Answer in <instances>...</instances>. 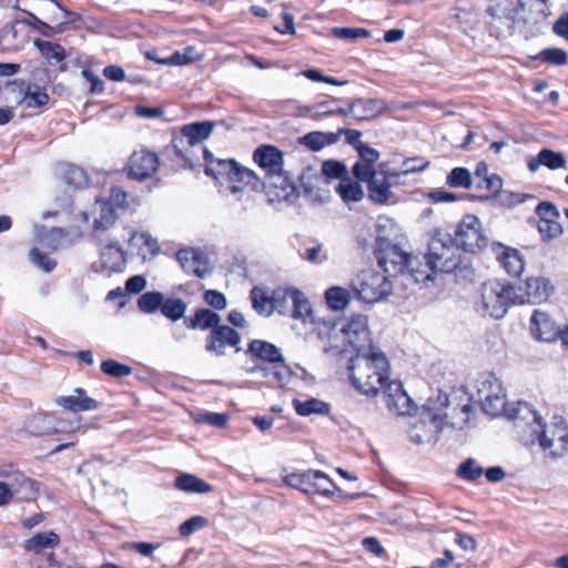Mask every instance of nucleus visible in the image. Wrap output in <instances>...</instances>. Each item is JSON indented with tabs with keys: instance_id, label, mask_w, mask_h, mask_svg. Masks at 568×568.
Wrapping results in <instances>:
<instances>
[{
	"instance_id": "1",
	"label": "nucleus",
	"mask_w": 568,
	"mask_h": 568,
	"mask_svg": "<svg viewBox=\"0 0 568 568\" xmlns=\"http://www.w3.org/2000/svg\"><path fill=\"white\" fill-rule=\"evenodd\" d=\"M478 396L483 410L491 416L505 413L508 419L514 422L520 443L531 446L536 443L542 449L552 447V439L548 438L541 417L534 407L526 402H517L509 406L505 400L504 389L499 381L491 374L485 376L478 388Z\"/></svg>"
},
{
	"instance_id": "2",
	"label": "nucleus",
	"mask_w": 568,
	"mask_h": 568,
	"mask_svg": "<svg viewBox=\"0 0 568 568\" xmlns=\"http://www.w3.org/2000/svg\"><path fill=\"white\" fill-rule=\"evenodd\" d=\"M341 332L347 344L356 352V355L351 358L347 367L352 385L366 393L373 392L375 384L369 381L373 375L366 376L363 369L374 367V374L377 375L375 376L376 382H379L385 376L387 357L373 345L371 332L367 326V317L364 315L352 317L342 326Z\"/></svg>"
},
{
	"instance_id": "3",
	"label": "nucleus",
	"mask_w": 568,
	"mask_h": 568,
	"mask_svg": "<svg viewBox=\"0 0 568 568\" xmlns=\"http://www.w3.org/2000/svg\"><path fill=\"white\" fill-rule=\"evenodd\" d=\"M203 155L205 160L204 173L212 176L223 187L220 192H230L237 195L242 192V186L236 183L256 189L261 182L254 171L241 166L234 160L215 159L207 149H204Z\"/></svg>"
},
{
	"instance_id": "4",
	"label": "nucleus",
	"mask_w": 568,
	"mask_h": 568,
	"mask_svg": "<svg viewBox=\"0 0 568 568\" xmlns=\"http://www.w3.org/2000/svg\"><path fill=\"white\" fill-rule=\"evenodd\" d=\"M518 291L521 288H516L513 284L498 280L483 283L480 287L483 311L495 320L503 318L513 304H524L523 298H519Z\"/></svg>"
},
{
	"instance_id": "5",
	"label": "nucleus",
	"mask_w": 568,
	"mask_h": 568,
	"mask_svg": "<svg viewBox=\"0 0 568 568\" xmlns=\"http://www.w3.org/2000/svg\"><path fill=\"white\" fill-rule=\"evenodd\" d=\"M446 234L449 244L467 253L480 252L488 244L487 237L483 234L479 219L471 214L465 215L462 219L456 225L453 235Z\"/></svg>"
},
{
	"instance_id": "6",
	"label": "nucleus",
	"mask_w": 568,
	"mask_h": 568,
	"mask_svg": "<svg viewBox=\"0 0 568 568\" xmlns=\"http://www.w3.org/2000/svg\"><path fill=\"white\" fill-rule=\"evenodd\" d=\"M353 294L365 303H375L387 297L393 284L386 275L373 271H364L351 283Z\"/></svg>"
},
{
	"instance_id": "7",
	"label": "nucleus",
	"mask_w": 568,
	"mask_h": 568,
	"mask_svg": "<svg viewBox=\"0 0 568 568\" xmlns=\"http://www.w3.org/2000/svg\"><path fill=\"white\" fill-rule=\"evenodd\" d=\"M375 256L387 277L402 276L414 262L413 255L381 236L376 239Z\"/></svg>"
},
{
	"instance_id": "8",
	"label": "nucleus",
	"mask_w": 568,
	"mask_h": 568,
	"mask_svg": "<svg viewBox=\"0 0 568 568\" xmlns=\"http://www.w3.org/2000/svg\"><path fill=\"white\" fill-rule=\"evenodd\" d=\"M447 234L436 232L428 245L426 254V266L433 272L452 273L460 264V257L453 250V245H448Z\"/></svg>"
},
{
	"instance_id": "9",
	"label": "nucleus",
	"mask_w": 568,
	"mask_h": 568,
	"mask_svg": "<svg viewBox=\"0 0 568 568\" xmlns=\"http://www.w3.org/2000/svg\"><path fill=\"white\" fill-rule=\"evenodd\" d=\"M126 203V193L120 189H113L106 201H97L92 211L93 236L99 237L103 232L112 227L118 219V210Z\"/></svg>"
},
{
	"instance_id": "10",
	"label": "nucleus",
	"mask_w": 568,
	"mask_h": 568,
	"mask_svg": "<svg viewBox=\"0 0 568 568\" xmlns=\"http://www.w3.org/2000/svg\"><path fill=\"white\" fill-rule=\"evenodd\" d=\"M60 545V537L54 531H42L33 535L24 541V549L33 557L30 562L33 568L53 566L54 549Z\"/></svg>"
},
{
	"instance_id": "11",
	"label": "nucleus",
	"mask_w": 568,
	"mask_h": 568,
	"mask_svg": "<svg viewBox=\"0 0 568 568\" xmlns=\"http://www.w3.org/2000/svg\"><path fill=\"white\" fill-rule=\"evenodd\" d=\"M444 428V417L435 408L424 405L410 423L409 437L415 444L432 442Z\"/></svg>"
},
{
	"instance_id": "12",
	"label": "nucleus",
	"mask_w": 568,
	"mask_h": 568,
	"mask_svg": "<svg viewBox=\"0 0 568 568\" xmlns=\"http://www.w3.org/2000/svg\"><path fill=\"white\" fill-rule=\"evenodd\" d=\"M187 304L180 297H164V294L158 291L144 292V313L153 314L158 311L172 321L178 322L186 318L185 313Z\"/></svg>"
},
{
	"instance_id": "13",
	"label": "nucleus",
	"mask_w": 568,
	"mask_h": 568,
	"mask_svg": "<svg viewBox=\"0 0 568 568\" xmlns=\"http://www.w3.org/2000/svg\"><path fill=\"white\" fill-rule=\"evenodd\" d=\"M0 478L6 481L14 501H30L36 499L39 494L37 481L18 469L3 468L0 470Z\"/></svg>"
},
{
	"instance_id": "14",
	"label": "nucleus",
	"mask_w": 568,
	"mask_h": 568,
	"mask_svg": "<svg viewBox=\"0 0 568 568\" xmlns=\"http://www.w3.org/2000/svg\"><path fill=\"white\" fill-rule=\"evenodd\" d=\"M240 343L241 335L237 331L219 323L205 337V351L216 356H224L226 346L236 347V352H240Z\"/></svg>"
},
{
	"instance_id": "15",
	"label": "nucleus",
	"mask_w": 568,
	"mask_h": 568,
	"mask_svg": "<svg viewBox=\"0 0 568 568\" xmlns=\"http://www.w3.org/2000/svg\"><path fill=\"white\" fill-rule=\"evenodd\" d=\"M382 390L384 404L389 412L398 415H412L416 408L412 398L403 389L400 382H388Z\"/></svg>"
},
{
	"instance_id": "16",
	"label": "nucleus",
	"mask_w": 568,
	"mask_h": 568,
	"mask_svg": "<svg viewBox=\"0 0 568 568\" xmlns=\"http://www.w3.org/2000/svg\"><path fill=\"white\" fill-rule=\"evenodd\" d=\"M385 164H381L376 176L367 182L368 197L374 203L385 204L392 197L393 179H397V171H387Z\"/></svg>"
},
{
	"instance_id": "17",
	"label": "nucleus",
	"mask_w": 568,
	"mask_h": 568,
	"mask_svg": "<svg viewBox=\"0 0 568 568\" xmlns=\"http://www.w3.org/2000/svg\"><path fill=\"white\" fill-rule=\"evenodd\" d=\"M262 184L278 201L293 203L297 197L294 182L283 170L264 175Z\"/></svg>"
},
{
	"instance_id": "18",
	"label": "nucleus",
	"mask_w": 568,
	"mask_h": 568,
	"mask_svg": "<svg viewBox=\"0 0 568 568\" xmlns=\"http://www.w3.org/2000/svg\"><path fill=\"white\" fill-rule=\"evenodd\" d=\"M530 333L540 342H555L560 334V328L552 317L540 310H535L530 317Z\"/></svg>"
},
{
	"instance_id": "19",
	"label": "nucleus",
	"mask_w": 568,
	"mask_h": 568,
	"mask_svg": "<svg viewBox=\"0 0 568 568\" xmlns=\"http://www.w3.org/2000/svg\"><path fill=\"white\" fill-rule=\"evenodd\" d=\"M490 250L507 274L518 277L524 272L525 263L518 250L499 242H493Z\"/></svg>"
},
{
	"instance_id": "20",
	"label": "nucleus",
	"mask_w": 568,
	"mask_h": 568,
	"mask_svg": "<svg viewBox=\"0 0 568 568\" xmlns=\"http://www.w3.org/2000/svg\"><path fill=\"white\" fill-rule=\"evenodd\" d=\"M525 11L526 10L519 8L518 3L514 7L510 2H507L489 6L486 13L491 18L490 23L499 22L510 29L517 20H523L524 22L537 20V18H534L530 14H523L518 17L520 13H525Z\"/></svg>"
},
{
	"instance_id": "21",
	"label": "nucleus",
	"mask_w": 568,
	"mask_h": 568,
	"mask_svg": "<svg viewBox=\"0 0 568 568\" xmlns=\"http://www.w3.org/2000/svg\"><path fill=\"white\" fill-rule=\"evenodd\" d=\"M176 260L185 273L203 278L209 272L205 254L195 248H182L176 252Z\"/></svg>"
},
{
	"instance_id": "22",
	"label": "nucleus",
	"mask_w": 568,
	"mask_h": 568,
	"mask_svg": "<svg viewBox=\"0 0 568 568\" xmlns=\"http://www.w3.org/2000/svg\"><path fill=\"white\" fill-rule=\"evenodd\" d=\"M55 404L73 413L90 412L99 408V403L90 397L83 388H75L70 395L57 397Z\"/></svg>"
},
{
	"instance_id": "23",
	"label": "nucleus",
	"mask_w": 568,
	"mask_h": 568,
	"mask_svg": "<svg viewBox=\"0 0 568 568\" xmlns=\"http://www.w3.org/2000/svg\"><path fill=\"white\" fill-rule=\"evenodd\" d=\"M253 160L264 171V175L280 172L283 168V153L273 145L258 146L253 153Z\"/></svg>"
},
{
	"instance_id": "24",
	"label": "nucleus",
	"mask_w": 568,
	"mask_h": 568,
	"mask_svg": "<svg viewBox=\"0 0 568 568\" xmlns=\"http://www.w3.org/2000/svg\"><path fill=\"white\" fill-rule=\"evenodd\" d=\"M554 287L545 277H529L525 282V295L519 294L524 303L539 304L549 298Z\"/></svg>"
},
{
	"instance_id": "25",
	"label": "nucleus",
	"mask_w": 568,
	"mask_h": 568,
	"mask_svg": "<svg viewBox=\"0 0 568 568\" xmlns=\"http://www.w3.org/2000/svg\"><path fill=\"white\" fill-rule=\"evenodd\" d=\"M246 354L263 363L277 364L284 362L281 349L276 345L263 339H252L247 345Z\"/></svg>"
},
{
	"instance_id": "26",
	"label": "nucleus",
	"mask_w": 568,
	"mask_h": 568,
	"mask_svg": "<svg viewBox=\"0 0 568 568\" xmlns=\"http://www.w3.org/2000/svg\"><path fill=\"white\" fill-rule=\"evenodd\" d=\"M301 185L304 191V195L310 200L324 203L328 199L326 191L318 187L320 183H324V179L317 173L312 166H307L303 170L300 175Z\"/></svg>"
},
{
	"instance_id": "27",
	"label": "nucleus",
	"mask_w": 568,
	"mask_h": 568,
	"mask_svg": "<svg viewBox=\"0 0 568 568\" xmlns=\"http://www.w3.org/2000/svg\"><path fill=\"white\" fill-rule=\"evenodd\" d=\"M549 170H558L567 166V161L561 152L551 149H541L536 156L527 160V168L530 172H536L540 166Z\"/></svg>"
},
{
	"instance_id": "28",
	"label": "nucleus",
	"mask_w": 568,
	"mask_h": 568,
	"mask_svg": "<svg viewBox=\"0 0 568 568\" xmlns=\"http://www.w3.org/2000/svg\"><path fill=\"white\" fill-rule=\"evenodd\" d=\"M352 103L354 119L359 121L375 119L386 110V103L382 99L357 98L352 100Z\"/></svg>"
},
{
	"instance_id": "29",
	"label": "nucleus",
	"mask_w": 568,
	"mask_h": 568,
	"mask_svg": "<svg viewBox=\"0 0 568 568\" xmlns=\"http://www.w3.org/2000/svg\"><path fill=\"white\" fill-rule=\"evenodd\" d=\"M221 317L209 308H197L192 317L184 318V326L189 329H210L216 327Z\"/></svg>"
},
{
	"instance_id": "30",
	"label": "nucleus",
	"mask_w": 568,
	"mask_h": 568,
	"mask_svg": "<svg viewBox=\"0 0 568 568\" xmlns=\"http://www.w3.org/2000/svg\"><path fill=\"white\" fill-rule=\"evenodd\" d=\"M174 487L178 490L187 494H207L212 491V486L195 475L181 473L174 480Z\"/></svg>"
},
{
	"instance_id": "31",
	"label": "nucleus",
	"mask_w": 568,
	"mask_h": 568,
	"mask_svg": "<svg viewBox=\"0 0 568 568\" xmlns=\"http://www.w3.org/2000/svg\"><path fill=\"white\" fill-rule=\"evenodd\" d=\"M214 129V122H193L182 126L181 132L187 136V145L194 146L210 138Z\"/></svg>"
},
{
	"instance_id": "32",
	"label": "nucleus",
	"mask_w": 568,
	"mask_h": 568,
	"mask_svg": "<svg viewBox=\"0 0 568 568\" xmlns=\"http://www.w3.org/2000/svg\"><path fill=\"white\" fill-rule=\"evenodd\" d=\"M338 138L339 133L313 131L300 138V143L311 151L317 152L325 146L336 143Z\"/></svg>"
},
{
	"instance_id": "33",
	"label": "nucleus",
	"mask_w": 568,
	"mask_h": 568,
	"mask_svg": "<svg viewBox=\"0 0 568 568\" xmlns=\"http://www.w3.org/2000/svg\"><path fill=\"white\" fill-rule=\"evenodd\" d=\"M413 264L406 268L405 274H402L405 284H419L423 283L427 285V282H433L434 277L430 268L426 266V263L423 264L418 257L413 256Z\"/></svg>"
},
{
	"instance_id": "34",
	"label": "nucleus",
	"mask_w": 568,
	"mask_h": 568,
	"mask_svg": "<svg viewBox=\"0 0 568 568\" xmlns=\"http://www.w3.org/2000/svg\"><path fill=\"white\" fill-rule=\"evenodd\" d=\"M125 263L123 251L114 244L106 245L101 251V266L110 272L122 271Z\"/></svg>"
},
{
	"instance_id": "35",
	"label": "nucleus",
	"mask_w": 568,
	"mask_h": 568,
	"mask_svg": "<svg viewBox=\"0 0 568 568\" xmlns=\"http://www.w3.org/2000/svg\"><path fill=\"white\" fill-rule=\"evenodd\" d=\"M336 192L346 204L351 202H359L364 197V191L359 181L353 180L349 176L343 178L339 181Z\"/></svg>"
},
{
	"instance_id": "36",
	"label": "nucleus",
	"mask_w": 568,
	"mask_h": 568,
	"mask_svg": "<svg viewBox=\"0 0 568 568\" xmlns=\"http://www.w3.org/2000/svg\"><path fill=\"white\" fill-rule=\"evenodd\" d=\"M292 404L300 416H310L312 414L328 415L329 413V405L317 398L306 400L293 399Z\"/></svg>"
},
{
	"instance_id": "37",
	"label": "nucleus",
	"mask_w": 568,
	"mask_h": 568,
	"mask_svg": "<svg viewBox=\"0 0 568 568\" xmlns=\"http://www.w3.org/2000/svg\"><path fill=\"white\" fill-rule=\"evenodd\" d=\"M34 236L38 244L51 251L59 248L61 241L63 239V231L61 229H50L45 227H36Z\"/></svg>"
},
{
	"instance_id": "38",
	"label": "nucleus",
	"mask_w": 568,
	"mask_h": 568,
	"mask_svg": "<svg viewBox=\"0 0 568 568\" xmlns=\"http://www.w3.org/2000/svg\"><path fill=\"white\" fill-rule=\"evenodd\" d=\"M292 317L295 320H301L304 323L312 322L313 311L311 303L304 293L296 288L294 292H292Z\"/></svg>"
},
{
	"instance_id": "39",
	"label": "nucleus",
	"mask_w": 568,
	"mask_h": 568,
	"mask_svg": "<svg viewBox=\"0 0 568 568\" xmlns=\"http://www.w3.org/2000/svg\"><path fill=\"white\" fill-rule=\"evenodd\" d=\"M313 469H308L303 473H292L284 477V483L295 489H298L305 494H312V481L314 478Z\"/></svg>"
},
{
	"instance_id": "40",
	"label": "nucleus",
	"mask_w": 568,
	"mask_h": 568,
	"mask_svg": "<svg viewBox=\"0 0 568 568\" xmlns=\"http://www.w3.org/2000/svg\"><path fill=\"white\" fill-rule=\"evenodd\" d=\"M325 298L329 308L342 311L348 305L351 294L346 288L333 286L325 292Z\"/></svg>"
},
{
	"instance_id": "41",
	"label": "nucleus",
	"mask_w": 568,
	"mask_h": 568,
	"mask_svg": "<svg viewBox=\"0 0 568 568\" xmlns=\"http://www.w3.org/2000/svg\"><path fill=\"white\" fill-rule=\"evenodd\" d=\"M160 165L158 155L153 152L144 151V190L151 192L160 184V179H152L151 174L154 173Z\"/></svg>"
},
{
	"instance_id": "42",
	"label": "nucleus",
	"mask_w": 568,
	"mask_h": 568,
	"mask_svg": "<svg viewBox=\"0 0 568 568\" xmlns=\"http://www.w3.org/2000/svg\"><path fill=\"white\" fill-rule=\"evenodd\" d=\"M314 478L312 481V494H321L325 496H329L334 494L335 491L339 493L338 487L333 483V480L323 471L321 470H314L313 471Z\"/></svg>"
},
{
	"instance_id": "43",
	"label": "nucleus",
	"mask_w": 568,
	"mask_h": 568,
	"mask_svg": "<svg viewBox=\"0 0 568 568\" xmlns=\"http://www.w3.org/2000/svg\"><path fill=\"white\" fill-rule=\"evenodd\" d=\"M446 184L456 189H469L473 184L471 174L466 168H454L446 176Z\"/></svg>"
},
{
	"instance_id": "44",
	"label": "nucleus",
	"mask_w": 568,
	"mask_h": 568,
	"mask_svg": "<svg viewBox=\"0 0 568 568\" xmlns=\"http://www.w3.org/2000/svg\"><path fill=\"white\" fill-rule=\"evenodd\" d=\"M253 308L258 314L271 315L272 314V301L271 295L264 293L258 287H253L250 293Z\"/></svg>"
},
{
	"instance_id": "45",
	"label": "nucleus",
	"mask_w": 568,
	"mask_h": 568,
	"mask_svg": "<svg viewBox=\"0 0 568 568\" xmlns=\"http://www.w3.org/2000/svg\"><path fill=\"white\" fill-rule=\"evenodd\" d=\"M295 288L292 287H277L271 294L272 301V313L277 311L278 313H284V311L288 306V302H292L293 294Z\"/></svg>"
},
{
	"instance_id": "46",
	"label": "nucleus",
	"mask_w": 568,
	"mask_h": 568,
	"mask_svg": "<svg viewBox=\"0 0 568 568\" xmlns=\"http://www.w3.org/2000/svg\"><path fill=\"white\" fill-rule=\"evenodd\" d=\"M320 175L323 176L324 183H326L327 179H339L347 176V169L343 162L336 160H326L322 164V170Z\"/></svg>"
},
{
	"instance_id": "47",
	"label": "nucleus",
	"mask_w": 568,
	"mask_h": 568,
	"mask_svg": "<svg viewBox=\"0 0 568 568\" xmlns=\"http://www.w3.org/2000/svg\"><path fill=\"white\" fill-rule=\"evenodd\" d=\"M535 59L552 65H565L568 62V53L559 48L541 50Z\"/></svg>"
},
{
	"instance_id": "48",
	"label": "nucleus",
	"mask_w": 568,
	"mask_h": 568,
	"mask_svg": "<svg viewBox=\"0 0 568 568\" xmlns=\"http://www.w3.org/2000/svg\"><path fill=\"white\" fill-rule=\"evenodd\" d=\"M34 44L37 45L41 54L49 60H55L57 62H61L65 57L63 48L58 43L38 39L34 41Z\"/></svg>"
},
{
	"instance_id": "49",
	"label": "nucleus",
	"mask_w": 568,
	"mask_h": 568,
	"mask_svg": "<svg viewBox=\"0 0 568 568\" xmlns=\"http://www.w3.org/2000/svg\"><path fill=\"white\" fill-rule=\"evenodd\" d=\"M484 469L473 458H467L457 469V475L468 481H475L481 477Z\"/></svg>"
},
{
	"instance_id": "50",
	"label": "nucleus",
	"mask_w": 568,
	"mask_h": 568,
	"mask_svg": "<svg viewBox=\"0 0 568 568\" xmlns=\"http://www.w3.org/2000/svg\"><path fill=\"white\" fill-rule=\"evenodd\" d=\"M209 525V519L203 516H193L183 521L179 527V532L182 537H189L193 532L203 529Z\"/></svg>"
},
{
	"instance_id": "51",
	"label": "nucleus",
	"mask_w": 568,
	"mask_h": 568,
	"mask_svg": "<svg viewBox=\"0 0 568 568\" xmlns=\"http://www.w3.org/2000/svg\"><path fill=\"white\" fill-rule=\"evenodd\" d=\"M101 371L111 377H122L132 373V368L130 366L121 364L114 359H106L102 362Z\"/></svg>"
},
{
	"instance_id": "52",
	"label": "nucleus",
	"mask_w": 568,
	"mask_h": 568,
	"mask_svg": "<svg viewBox=\"0 0 568 568\" xmlns=\"http://www.w3.org/2000/svg\"><path fill=\"white\" fill-rule=\"evenodd\" d=\"M332 32L336 38L347 41H354L358 38H367L369 36V31L363 28L335 27Z\"/></svg>"
},
{
	"instance_id": "53",
	"label": "nucleus",
	"mask_w": 568,
	"mask_h": 568,
	"mask_svg": "<svg viewBox=\"0 0 568 568\" xmlns=\"http://www.w3.org/2000/svg\"><path fill=\"white\" fill-rule=\"evenodd\" d=\"M377 172L378 170H376L375 166L367 163H362L361 161H356L352 168V173L355 180L359 182H369L376 176Z\"/></svg>"
},
{
	"instance_id": "54",
	"label": "nucleus",
	"mask_w": 568,
	"mask_h": 568,
	"mask_svg": "<svg viewBox=\"0 0 568 568\" xmlns=\"http://www.w3.org/2000/svg\"><path fill=\"white\" fill-rule=\"evenodd\" d=\"M538 231L544 240H552L562 233L560 223L557 220L539 221Z\"/></svg>"
},
{
	"instance_id": "55",
	"label": "nucleus",
	"mask_w": 568,
	"mask_h": 568,
	"mask_svg": "<svg viewBox=\"0 0 568 568\" xmlns=\"http://www.w3.org/2000/svg\"><path fill=\"white\" fill-rule=\"evenodd\" d=\"M191 148L192 146L187 145V136H184V134L181 132L180 135H174L172 138L170 145L166 146V150L172 149L179 159L187 161L189 149Z\"/></svg>"
},
{
	"instance_id": "56",
	"label": "nucleus",
	"mask_w": 568,
	"mask_h": 568,
	"mask_svg": "<svg viewBox=\"0 0 568 568\" xmlns=\"http://www.w3.org/2000/svg\"><path fill=\"white\" fill-rule=\"evenodd\" d=\"M30 261L44 272H51L57 263L52 258L43 254L39 247H34L30 251Z\"/></svg>"
},
{
	"instance_id": "57",
	"label": "nucleus",
	"mask_w": 568,
	"mask_h": 568,
	"mask_svg": "<svg viewBox=\"0 0 568 568\" xmlns=\"http://www.w3.org/2000/svg\"><path fill=\"white\" fill-rule=\"evenodd\" d=\"M49 101V95L45 91L41 90L37 85L33 88L28 85V99H26V103L28 108H40Z\"/></svg>"
},
{
	"instance_id": "58",
	"label": "nucleus",
	"mask_w": 568,
	"mask_h": 568,
	"mask_svg": "<svg viewBox=\"0 0 568 568\" xmlns=\"http://www.w3.org/2000/svg\"><path fill=\"white\" fill-rule=\"evenodd\" d=\"M194 419L199 424H209L222 428L226 425L229 416L223 413H201Z\"/></svg>"
},
{
	"instance_id": "59",
	"label": "nucleus",
	"mask_w": 568,
	"mask_h": 568,
	"mask_svg": "<svg viewBox=\"0 0 568 568\" xmlns=\"http://www.w3.org/2000/svg\"><path fill=\"white\" fill-rule=\"evenodd\" d=\"M145 557L158 561L163 567L168 564V554L162 549L161 544L144 542V558Z\"/></svg>"
},
{
	"instance_id": "60",
	"label": "nucleus",
	"mask_w": 568,
	"mask_h": 568,
	"mask_svg": "<svg viewBox=\"0 0 568 568\" xmlns=\"http://www.w3.org/2000/svg\"><path fill=\"white\" fill-rule=\"evenodd\" d=\"M357 152L359 155L358 161L362 163H367L375 166V163L379 159V152L364 142H358Z\"/></svg>"
},
{
	"instance_id": "61",
	"label": "nucleus",
	"mask_w": 568,
	"mask_h": 568,
	"mask_svg": "<svg viewBox=\"0 0 568 568\" xmlns=\"http://www.w3.org/2000/svg\"><path fill=\"white\" fill-rule=\"evenodd\" d=\"M428 164L429 163L422 158H409L403 161L400 170L397 172L399 175L422 172L428 166Z\"/></svg>"
},
{
	"instance_id": "62",
	"label": "nucleus",
	"mask_w": 568,
	"mask_h": 568,
	"mask_svg": "<svg viewBox=\"0 0 568 568\" xmlns=\"http://www.w3.org/2000/svg\"><path fill=\"white\" fill-rule=\"evenodd\" d=\"M203 300L207 305L217 311L224 310L227 305L225 295L216 290L205 291Z\"/></svg>"
},
{
	"instance_id": "63",
	"label": "nucleus",
	"mask_w": 568,
	"mask_h": 568,
	"mask_svg": "<svg viewBox=\"0 0 568 568\" xmlns=\"http://www.w3.org/2000/svg\"><path fill=\"white\" fill-rule=\"evenodd\" d=\"M28 85L23 81H13L7 87L8 93L13 97L17 104L28 99Z\"/></svg>"
},
{
	"instance_id": "64",
	"label": "nucleus",
	"mask_w": 568,
	"mask_h": 568,
	"mask_svg": "<svg viewBox=\"0 0 568 568\" xmlns=\"http://www.w3.org/2000/svg\"><path fill=\"white\" fill-rule=\"evenodd\" d=\"M536 213L539 221L558 220L559 212L555 204L551 202H540L536 207Z\"/></svg>"
}]
</instances>
